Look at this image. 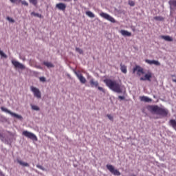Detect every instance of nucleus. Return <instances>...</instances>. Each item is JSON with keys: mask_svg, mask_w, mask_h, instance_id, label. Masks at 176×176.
Instances as JSON below:
<instances>
[{"mask_svg": "<svg viewBox=\"0 0 176 176\" xmlns=\"http://www.w3.org/2000/svg\"><path fill=\"white\" fill-rule=\"evenodd\" d=\"M104 82L106 84L107 87L115 91L116 93H122V88L120 87V84L116 80H112L111 79H105L104 80Z\"/></svg>", "mask_w": 176, "mask_h": 176, "instance_id": "f257e3e1", "label": "nucleus"}, {"mask_svg": "<svg viewBox=\"0 0 176 176\" xmlns=\"http://www.w3.org/2000/svg\"><path fill=\"white\" fill-rule=\"evenodd\" d=\"M147 109L150 112H153L156 115H160V116L166 117L168 115V110L164 108H160L157 105H149L147 107Z\"/></svg>", "mask_w": 176, "mask_h": 176, "instance_id": "f03ea898", "label": "nucleus"}, {"mask_svg": "<svg viewBox=\"0 0 176 176\" xmlns=\"http://www.w3.org/2000/svg\"><path fill=\"white\" fill-rule=\"evenodd\" d=\"M1 109L3 112H6V113H9L10 115H11V116H13L14 118H16V119H19V120H23V116L19 115V114H16V113H13L11 111H10L9 109L1 107Z\"/></svg>", "mask_w": 176, "mask_h": 176, "instance_id": "7ed1b4c3", "label": "nucleus"}, {"mask_svg": "<svg viewBox=\"0 0 176 176\" xmlns=\"http://www.w3.org/2000/svg\"><path fill=\"white\" fill-rule=\"evenodd\" d=\"M22 135L27 138H30V140H32V141H38V138L36 137V135L28 131H23Z\"/></svg>", "mask_w": 176, "mask_h": 176, "instance_id": "20e7f679", "label": "nucleus"}, {"mask_svg": "<svg viewBox=\"0 0 176 176\" xmlns=\"http://www.w3.org/2000/svg\"><path fill=\"white\" fill-rule=\"evenodd\" d=\"M30 90L36 98H42V94L41 93V91L39 90V89L34 86H31Z\"/></svg>", "mask_w": 176, "mask_h": 176, "instance_id": "39448f33", "label": "nucleus"}, {"mask_svg": "<svg viewBox=\"0 0 176 176\" xmlns=\"http://www.w3.org/2000/svg\"><path fill=\"white\" fill-rule=\"evenodd\" d=\"M106 167L107 170H109V171H110V173H111V174H113V175L120 176V172L118 170L115 169V167H113V166L107 164Z\"/></svg>", "mask_w": 176, "mask_h": 176, "instance_id": "423d86ee", "label": "nucleus"}, {"mask_svg": "<svg viewBox=\"0 0 176 176\" xmlns=\"http://www.w3.org/2000/svg\"><path fill=\"white\" fill-rule=\"evenodd\" d=\"M100 16L105 19V20H108V21H110L111 23H116V20H115V18L111 16V15L105 12H101L100 14Z\"/></svg>", "mask_w": 176, "mask_h": 176, "instance_id": "0eeeda50", "label": "nucleus"}, {"mask_svg": "<svg viewBox=\"0 0 176 176\" xmlns=\"http://www.w3.org/2000/svg\"><path fill=\"white\" fill-rule=\"evenodd\" d=\"M11 63L15 68H19V69H25V66L17 60H12Z\"/></svg>", "mask_w": 176, "mask_h": 176, "instance_id": "6e6552de", "label": "nucleus"}, {"mask_svg": "<svg viewBox=\"0 0 176 176\" xmlns=\"http://www.w3.org/2000/svg\"><path fill=\"white\" fill-rule=\"evenodd\" d=\"M145 63H146L147 64H149L150 65H157V67L160 66V62H159V60H151L149 59H146L145 60Z\"/></svg>", "mask_w": 176, "mask_h": 176, "instance_id": "1a4fd4ad", "label": "nucleus"}, {"mask_svg": "<svg viewBox=\"0 0 176 176\" xmlns=\"http://www.w3.org/2000/svg\"><path fill=\"white\" fill-rule=\"evenodd\" d=\"M56 8L59 10H62L63 12H65V9H67V5L64 3H59L56 5Z\"/></svg>", "mask_w": 176, "mask_h": 176, "instance_id": "9d476101", "label": "nucleus"}, {"mask_svg": "<svg viewBox=\"0 0 176 176\" xmlns=\"http://www.w3.org/2000/svg\"><path fill=\"white\" fill-rule=\"evenodd\" d=\"M138 71V75H141L140 74H144V69H142L141 67L136 65L134 68H133V74L135 73V72Z\"/></svg>", "mask_w": 176, "mask_h": 176, "instance_id": "9b49d317", "label": "nucleus"}, {"mask_svg": "<svg viewBox=\"0 0 176 176\" xmlns=\"http://www.w3.org/2000/svg\"><path fill=\"white\" fill-rule=\"evenodd\" d=\"M76 75L78 78V79L80 80V83H82L83 85H85V83H86V78H85L83 76V75H82V74H78L76 73Z\"/></svg>", "mask_w": 176, "mask_h": 176, "instance_id": "f8f14e48", "label": "nucleus"}, {"mask_svg": "<svg viewBox=\"0 0 176 176\" xmlns=\"http://www.w3.org/2000/svg\"><path fill=\"white\" fill-rule=\"evenodd\" d=\"M90 86L92 87H98V81L95 80L94 78H91L89 80Z\"/></svg>", "mask_w": 176, "mask_h": 176, "instance_id": "ddd939ff", "label": "nucleus"}, {"mask_svg": "<svg viewBox=\"0 0 176 176\" xmlns=\"http://www.w3.org/2000/svg\"><path fill=\"white\" fill-rule=\"evenodd\" d=\"M151 78H152V74L151 73L145 74L144 77H141L140 80H148L151 82Z\"/></svg>", "mask_w": 176, "mask_h": 176, "instance_id": "4468645a", "label": "nucleus"}, {"mask_svg": "<svg viewBox=\"0 0 176 176\" xmlns=\"http://www.w3.org/2000/svg\"><path fill=\"white\" fill-rule=\"evenodd\" d=\"M160 38L164 39L166 42H173V38L170 36H161Z\"/></svg>", "mask_w": 176, "mask_h": 176, "instance_id": "2eb2a0df", "label": "nucleus"}, {"mask_svg": "<svg viewBox=\"0 0 176 176\" xmlns=\"http://www.w3.org/2000/svg\"><path fill=\"white\" fill-rule=\"evenodd\" d=\"M120 34H122L123 36H131V32L127 30H122Z\"/></svg>", "mask_w": 176, "mask_h": 176, "instance_id": "dca6fc26", "label": "nucleus"}, {"mask_svg": "<svg viewBox=\"0 0 176 176\" xmlns=\"http://www.w3.org/2000/svg\"><path fill=\"white\" fill-rule=\"evenodd\" d=\"M120 70L122 74H127V67L122 63L120 64Z\"/></svg>", "mask_w": 176, "mask_h": 176, "instance_id": "f3484780", "label": "nucleus"}, {"mask_svg": "<svg viewBox=\"0 0 176 176\" xmlns=\"http://www.w3.org/2000/svg\"><path fill=\"white\" fill-rule=\"evenodd\" d=\"M140 100L144 101V102H151L152 101V99H151L146 96H141Z\"/></svg>", "mask_w": 176, "mask_h": 176, "instance_id": "a211bd4d", "label": "nucleus"}, {"mask_svg": "<svg viewBox=\"0 0 176 176\" xmlns=\"http://www.w3.org/2000/svg\"><path fill=\"white\" fill-rule=\"evenodd\" d=\"M43 65L47 68H54V65L50 62H43Z\"/></svg>", "mask_w": 176, "mask_h": 176, "instance_id": "6ab92c4d", "label": "nucleus"}, {"mask_svg": "<svg viewBox=\"0 0 176 176\" xmlns=\"http://www.w3.org/2000/svg\"><path fill=\"white\" fill-rule=\"evenodd\" d=\"M17 162L21 166H23V167H30V164L28 163H27V162H24L21 161V160H18Z\"/></svg>", "mask_w": 176, "mask_h": 176, "instance_id": "aec40b11", "label": "nucleus"}, {"mask_svg": "<svg viewBox=\"0 0 176 176\" xmlns=\"http://www.w3.org/2000/svg\"><path fill=\"white\" fill-rule=\"evenodd\" d=\"M86 14L88 17H91V19H94V17H96V15H94V14L91 11H87Z\"/></svg>", "mask_w": 176, "mask_h": 176, "instance_id": "412c9836", "label": "nucleus"}, {"mask_svg": "<svg viewBox=\"0 0 176 176\" xmlns=\"http://www.w3.org/2000/svg\"><path fill=\"white\" fill-rule=\"evenodd\" d=\"M169 123H170V126H172V127H173V129H176V121H175V120H170L169 121Z\"/></svg>", "mask_w": 176, "mask_h": 176, "instance_id": "4be33fe9", "label": "nucleus"}, {"mask_svg": "<svg viewBox=\"0 0 176 176\" xmlns=\"http://www.w3.org/2000/svg\"><path fill=\"white\" fill-rule=\"evenodd\" d=\"M32 16H34L35 17H39V19H42V14L36 12H32Z\"/></svg>", "mask_w": 176, "mask_h": 176, "instance_id": "5701e85b", "label": "nucleus"}, {"mask_svg": "<svg viewBox=\"0 0 176 176\" xmlns=\"http://www.w3.org/2000/svg\"><path fill=\"white\" fill-rule=\"evenodd\" d=\"M169 5H170V6H174L175 8H176V0L169 1Z\"/></svg>", "mask_w": 176, "mask_h": 176, "instance_id": "b1692460", "label": "nucleus"}, {"mask_svg": "<svg viewBox=\"0 0 176 176\" xmlns=\"http://www.w3.org/2000/svg\"><path fill=\"white\" fill-rule=\"evenodd\" d=\"M154 20H156L157 21H163L164 18H163V16H155Z\"/></svg>", "mask_w": 176, "mask_h": 176, "instance_id": "393cba45", "label": "nucleus"}, {"mask_svg": "<svg viewBox=\"0 0 176 176\" xmlns=\"http://www.w3.org/2000/svg\"><path fill=\"white\" fill-rule=\"evenodd\" d=\"M29 2L30 3H32L34 6H36L38 5V0H29Z\"/></svg>", "mask_w": 176, "mask_h": 176, "instance_id": "a878e982", "label": "nucleus"}, {"mask_svg": "<svg viewBox=\"0 0 176 176\" xmlns=\"http://www.w3.org/2000/svg\"><path fill=\"white\" fill-rule=\"evenodd\" d=\"M76 52L79 53V54H83V50L79 47H76Z\"/></svg>", "mask_w": 176, "mask_h": 176, "instance_id": "bb28decb", "label": "nucleus"}, {"mask_svg": "<svg viewBox=\"0 0 176 176\" xmlns=\"http://www.w3.org/2000/svg\"><path fill=\"white\" fill-rule=\"evenodd\" d=\"M0 56H1V57H3V58H8V56H6L5 53H3V52H2L1 50H0Z\"/></svg>", "mask_w": 176, "mask_h": 176, "instance_id": "cd10ccee", "label": "nucleus"}, {"mask_svg": "<svg viewBox=\"0 0 176 176\" xmlns=\"http://www.w3.org/2000/svg\"><path fill=\"white\" fill-rule=\"evenodd\" d=\"M32 109L34 111H39V107L36 105H32Z\"/></svg>", "mask_w": 176, "mask_h": 176, "instance_id": "c85d7f7f", "label": "nucleus"}, {"mask_svg": "<svg viewBox=\"0 0 176 176\" xmlns=\"http://www.w3.org/2000/svg\"><path fill=\"white\" fill-rule=\"evenodd\" d=\"M107 118L109 119V120L113 121V116H111V114H107Z\"/></svg>", "mask_w": 176, "mask_h": 176, "instance_id": "c756f323", "label": "nucleus"}, {"mask_svg": "<svg viewBox=\"0 0 176 176\" xmlns=\"http://www.w3.org/2000/svg\"><path fill=\"white\" fill-rule=\"evenodd\" d=\"M37 168H39L40 170H42L43 171H45V168L41 165H36Z\"/></svg>", "mask_w": 176, "mask_h": 176, "instance_id": "7c9ffc66", "label": "nucleus"}, {"mask_svg": "<svg viewBox=\"0 0 176 176\" xmlns=\"http://www.w3.org/2000/svg\"><path fill=\"white\" fill-rule=\"evenodd\" d=\"M98 89L100 90V91H102V93H105V89L101 87H97Z\"/></svg>", "mask_w": 176, "mask_h": 176, "instance_id": "2f4dec72", "label": "nucleus"}, {"mask_svg": "<svg viewBox=\"0 0 176 176\" xmlns=\"http://www.w3.org/2000/svg\"><path fill=\"white\" fill-rule=\"evenodd\" d=\"M129 5H130V6H134V5H135V3H134V1H129Z\"/></svg>", "mask_w": 176, "mask_h": 176, "instance_id": "473e14b6", "label": "nucleus"}, {"mask_svg": "<svg viewBox=\"0 0 176 176\" xmlns=\"http://www.w3.org/2000/svg\"><path fill=\"white\" fill-rule=\"evenodd\" d=\"M21 3H22V5H24L25 6H28V3L25 1H22Z\"/></svg>", "mask_w": 176, "mask_h": 176, "instance_id": "72a5a7b5", "label": "nucleus"}, {"mask_svg": "<svg viewBox=\"0 0 176 176\" xmlns=\"http://www.w3.org/2000/svg\"><path fill=\"white\" fill-rule=\"evenodd\" d=\"M40 80L41 82H46V78L45 77H41Z\"/></svg>", "mask_w": 176, "mask_h": 176, "instance_id": "f704fd0d", "label": "nucleus"}, {"mask_svg": "<svg viewBox=\"0 0 176 176\" xmlns=\"http://www.w3.org/2000/svg\"><path fill=\"white\" fill-rule=\"evenodd\" d=\"M7 19H8L9 21H11V23H14V20L12 19V18H10V17H8Z\"/></svg>", "mask_w": 176, "mask_h": 176, "instance_id": "c9c22d12", "label": "nucleus"}, {"mask_svg": "<svg viewBox=\"0 0 176 176\" xmlns=\"http://www.w3.org/2000/svg\"><path fill=\"white\" fill-rule=\"evenodd\" d=\"M118 98H119L120 100H124V96H118Z\"/></svg>", "mask_w": 176, "mask_h": 176, "instance_id": "e433bc0d", "label": "nucleus"}, {"mask_svg": "<svg viewBox=\"0 0 176 176\" xmlns=\"http://www.w3.org/2000/svg\"><path fill=\"white\" fill-rule=\"evenodd\" d=\"M16 0H10V1L12 3H14L16 2ZM19 1H21V0H19Z\"/></svg>", "mask_w": 176, "mask_h": 176, "instance_id": "4c0bfd02", "label": "nucleus"}, {"mask_svg": "<svg viewBox=\"0 0 176 176\" xmlns=\"http://www.w3.org/2000/svg\"><path fill=\"white\" fill-rule=\"evenodd\" d=\"M0 175L3 176V173H2V171L0 170Z\"/></svg>", "mask_w": 176, "mask_h": 176, "instance_id": "58836bf2", "label": "nucleus"}, {"mask_svg": "<svg viewBox=\"0 0 176 176\" xmlns=\"http://www.w3.org/2000/svg\"><path fill=\"white\" fill-rule=\"evenodd\" d=\"M172 81L174 82L175 83H176V80L175 79H173Z\"/></svg>", "mask_w": 176, "mask_h": 176, "instance_id": "ea45409f", "label": "nucleus"}, {"mask_svg": "<svg viewBox=\"0 0 176 176\" xmlns=\"http://www.w3.org/2000/svg\"><path fill=\"white\" fill-rule=\"evenodd\" d=\"M1 136V133H0V137Z\"/></svg>", "mask_w": 176, "mask_h": 176, "instance_id": "a19ab883", "label": "nucleus"}]
</instances>
